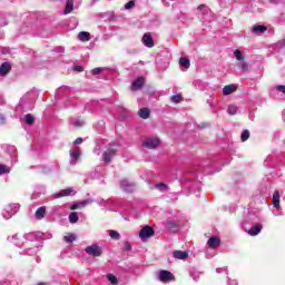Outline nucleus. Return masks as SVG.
Returning <instances> with one entry per match:
<instances>
[{"mask_svg": "<svg viewBox=\"0 0 285 285\" xmlns=\"http://www.w3.org/2000/svg\"><path fill=\"white\" fill-rule=\"evenodd\" d=\"M279 190H275L272 198V207L271 212L273 213L274 217H282L284 212L282 210V205H279L281 199Z\"/></svg>", "mask_w": 285, "mask_h": 285, "instance_id": "1", "label": "nucleus"}, {"mask_svg": "<svg viewBox=\"0 0 285 285\" xmlns=\"http://www.w3.org/2000/svg\"><path fill=\"white\" fill-rule=\"evenodd\" d=\"M262 228H264V225L262 224V218L259 222L254 223L253 225H249L248 223H245L244 230L249 235L250 237H257L259 233H262Z\"/></svg>", "mask_w": 285, "mask_h": 285, "instance_id": "2", "label": "nucleus"}, {"mask_svg": "<svg viewBox=\"0 0 285 285\" xmlns=\"http://www.w3.org/2000/svg\"><path fill=\"white\" fill-rule=\"evenodd\" d=\"M156 279L161 284H170V282H175V275L170 271L160 269L156 274Z\"/></svg>", "mask_w": 285, "mask_h": 285, "instance_id": "3", "label": "nucleus"}, {"mask_svg": "<svg viewBox=\"0 0 285 285\" xmlns=\"http://www.w3.org/2000/svg\"><path fill=\"white\" fill-rule=\"evenodd\" d=\"M19 208H21V205H19V203L8 204L2 213L3 219H10L13 215H17V213H19Z\"/></svg>", "mask_w": 285, "mask_h": 285, "instance_id": "4", "label": "nucleus"}, {"mask_svg": "<svg viewBox=\"0 0 285 285\" xmlns=\"http://www.w3.org/2000/svg\"><path fill=\"white\" fill-rule=\"evenodd\" d=\"M56 99H62V101H70V99H72V89L66 86L58 88L56 90Z\"/></svg>", "mask_w": 285, "mask_h": 285, "instance_id": "5", "label": "nucleus"}, {"mask_svg": "<svg viewBox=\"0 0 285 285\" xmlns=\"http://www.w3.org/2000/svg\"><path fill=\"white\" fill-rule=\"evenodd\" d=\"M256 222H262V217H259V214H256L254 212H248L242 219L240 226L244 230V225L248 224L249 227L253 226V224H256Z\"/></svg>", "mask_w": 285, "mask_h": 285, "instance_id": "6", "label": "nucleus"}, {"mask_svg": "<svg viewBox=\"0 0 285 285\" xmlns=\"http://www.w3.org/2000/svg\"><path fill=\"white\" fill-rule=\"evenodd\" d=\"M77 195V190L73 187H68L66 189H61L58 193H55L50 196V199H61V197H75Z\"/></svg>", "mask_w": 285, "mask_h": 285, "instance_id": "7", "label": "nucleus"}, {"mask_svg": "<svg viewBox=\"0 0 285 285\" xmlns=\"http://www.w3.org/2000/svg\"><path fill=\"white\" fill-rule=\"evenodd\" d=\"M198 10L200 12V19L203 22L210 23V21H213V11H210L206 4H200Z\"/></svg>", "mask_w": 285, "mask_h": 285, "instance_id": "8", "label": "nucleus"}, {"mask_svg": "<svg viewBox=\"0 0 285 285\" xmlns=\"http://www.w3.org/2000/svg\"><path fill=\"white\" fill-rule=\"evenodd\" d=\"M117 150H119L117 145L110 144L109 148L102 154V161H105V164H110L112 161V157L117 155Z\"/></svg>", "mask_w": 285, "mask_h": 285, "instance_id": "9", "label": "nucleus"}, {"mask_svg": "<svg viewBox=\"0 0 285 285\" xmlns=\"http://www.w3.org/2000/svg\"><path fill=\"white\" fill-rule=\"evenodd\" d=\"M85 253H87L89 257H101V255H104V249L98 244H92L85 248Z\"/></svg>", "mask_w": 285, "mask_h": 285, "instance_id": "10", "label": "nucleus"}, {"mask_svg": "<svg viewBox=\"0 0 285 285\" xmlns=\"http://www.w3.org/2000/svg\"><path fill=\"white\" fill-rule=\"evenodd\" d=\"M155 235V229L150 226H144L139 232V237L142 242L150 239Z\"/></svg>", "mask_w": 285, "mask_h": 285, "instance_id": "11", "label": "nucleus"}, {"mask_svg": "<svg viewBox=\"0 0 285 285\" xmlns=\"http://www.w3.org/2000/svg\"><path fill=\"white\" fill-rule=\"evenodd\" d=\"M8 242L13 244V246H17L18 248H21L22 246H26V242L23 239V236H21L19 234H14L12 236H9Z\"/></svg>", "mask_w": 285, "mask_h": 285, "instance_id": "12", "label": "nucleus"}, {"mask_svg": "<svg viewBox=\"0 0 285 285\" xmlns=\"http://www.w3.org/2000/svg\"><path fill=\"white\" fill-rule=\"evenodd\" d=\"M41 248H43V244L41 243H36L32 247H29L27 249H24L22 253H20V255H29L30 257L37 255V253H39V250H41Z\"/></svg>", "mask_w": 285, "mask_h": 285, "instance_id": "13", "label": "nucleus"}, {"mask_svg": "<svg viewBox=\"0 0 285 285\" xmlns=\"http://www.w3.org/2000/svg\"><path fill=\"white\" fill-rule=\"evenodd\" d=\"M22 237L24 239V244H28L29 242H36V244H40L39 239H41V234L37 232H31L24 234Z\"/></svg>", "mask_w": 285, "mask_h": 285, "instance_id": "14", "label": "nucleus"}, {"mask_svg": "<svg viewBox=\"0 0 285 285\" xmlns=\"http://www.w3.org/2000/svg\"><path fill=\"white\" fill-rule=\"evenodd\" d=\"M142 146H144L145 148H149L150 150H153L154 148H157V146H159V139H158V138H155V137L146 138V139L142 141Z\"/></svg>", "mask_w": 285, "mask_h": 285, "instance_id": "15", "label": "nucleus"}, {"mask_svg": "<svg viewBox=\"0 0 285 285\" xmlns=\"http://www.w3.org/2000/svg\"><path fill=\"white\" fill-rule=\"evenodd\" d=\"M70 164L72 166H75V164H77V161L79 160V157H81V149H79V147H73L70 149Z\"/></svg>", "mask_w": 285, "mask_h": 285, "instance_id": "16", "label": "nucleus"}, {"mask_svg": "<svg viewBox=\"0 0 285 285\" xmlns=\"http://www.w3.org/2000/svg\"><path fill=\"white\" fill-rule=\"evenodd\" d=\"M184 181H193L194 185L189 187L190 190H202V183L197 181L196 173H191V177L185 178Z\"/></svg>", "mask_w": 285, "mask_h": 285, "instance_id": "17", "label": "nucleus"}, {"mask_svg": "<svg viewBox=\"0 0 285 285\" xmlns=\"http://www.w3.org/2000/svg\"><path fill=\"white\" fill-rule=\"evenodd\" d=\"M120 188L125 190V193H132V190H135V183H131L128 179H122L120 181Z\"/></svg>", "mask_w": 285, "mask_h": 285, "instance_id": "18", "label": "nucleus"}, {"mask_svg": "<svg viewBox=\"0 0 285 285\" xmlns=\"http://www.w3.org/2000/svg\"><path fill=\"white\" fill-rule=\"evenodd\" d=\"M266 30H268V28H266V26H264V24H255L250 29V32H252V35H256L257 37H262V35H264V32H266Z\"/></svg>", "mask_w": 285, "mask_h": 285, "instance_id": "19", "label": "nucleus"}, {"mask_svg": "<svg viewBox=\"0 0 285 285\" xmlns=\"http://www.w3.org/2000/svg\"><path fill=\"white\" fill-rule=\"evenodd\" d=\"M144 83H146V79L144 77H139L131 83L132 92H137V90H141L144 88Z\"/></svg>", "mask_w": 285, "mask_h": 285, "instance_id": "20", "label": "nucleus"}, {"mask_svg": "<svg viewBox=\"0 0 285 285\" xmlns=\"http://www.w3.org/2000/svg\"><path fill=\"white\" fill-rule=\"evenodd\" d=\"M165 227L171 233H177L179 230V220H166Z\"/></svg>", "mask_w": 285, "mask_h": 285, "instance_id": "21", "label": "nucleus"}, {"mask_svg": "<svg viewBox=\"0 0 285 285\" xmlns=\"http://www.w3.org/2000/svg\"><path fill=\"white\" fill-rule=\"evenodd\" d=\"M46 194V186L43 185H38L36 186L33 194L31 195V199H39L41 195Z\"/></svg>", "mask_w": 285, "mask_h": 285, "instance_id": "22", "label": "nucleus"}, {"mask_svg": "<svg viewBox=\"0 0 285 285\" xmlns=\"http://www.w3.org/2000/svg\"><path fill=\"white\" fill-rule=\"evenodd\" d=\"M142 45L146 48H154L155 47V40H153V36L150 33H145L142 36Z\"/></svg>", "mask_w": 285, "mask_h": 285, "instance_id": "23", "label": "nucleus"}, {"mask_svg": "<svg viewBox=\"0 0 285 285\" xmlns=\"http://www.w3.org/2000/svg\"><path fill=\"white\" fill-rule=\"evenodd\" d=\"M220 244H222V239H219V237L217 236H212L207 242V246H209L213 249L219 248Z\"/></svg>", "mask_w": 285, "mask_h": 285, "instance_id": "24", "label": "nucleus"}, {"mask_svg": "<svg viewBox=\"0 0 285 285\" xmlns=\"http://www.w3.org/2000/svg\"><path fill=\"white\" fill-rule=\"evenodd\" d=\"M11 70H12V65H10V62H3L0 66V76L6 77L10 73Z\"/></svg>", "mask_w": 285, "mask_h": 285, "instance_id": "25", "label": "nucleus"}, {"mask_svg": "<svg viewBox=\"0 0 285 285\" xmlns=\"http://www.w3.org/2000/svg\"><path fill=\"white\" fill-rule=\"evenodd\" d=\"M92 202H95V200L86 199V200L72 204L71 205V210H77V208H85V206H88V205L92 204Z\"/></svg>", "mask_w": 285, "mask_h": 285, "instance_id": "26", "label": "nucleus"}, {"mask_svg": "<svg viewBox=\"0 0 285 285\" xmlns=\"http://www.w3.org/2000/svg\"><path fill=\"white\" fill-rule=\"evenodd\" d=\"M173 257H175V259H188V252H184V250H174L173 252Z\"/></svg>", "mask_w": 285, "mask_h": 285, "instance_id": "27", "label": "nucleus"}, {"mask_svg": "<svg viewBox=\"0 0 285 285\" xmlns=\"http://www.w3.org/2000/svg\"><path fill=\"white\" fill-rule=\"evenodd\" d=\"M35 217L38 220L43 219V217H46V206L39 207L35 213Z\"/></svg>", "mask_w": 285, "mask_h": 285, "instance_id": "28", "label": "nucleus"}, {"mask_svg": "<svg viewBox=\"0 0 285 285\" xmlns=\"http://www.w3.org/2000/svg\"><path fill=\"white\" fill-rule=\"evenodd\" d=\"M235 90H237L236 85H227L223 88V95H225V96L233 95V92H235Z\"/></svg>", "mask_w": 285, "mask_h": 285, "instance_id": "29", "label": "nucleus"}, {"mask_svg": "<svg viewBox=\"0 0 285 285\" xmlns=\"http://www.w3.org/2000/svg\"><path fill=\"white\" fill-rule=\"evenodd\" d=\"M75 10V0H67L63 14H70Z\"/></svg>", "mask_w": 285, "mask_h": 285, "instance_id": "30", "label": "nucleus"}, {"mask_svg": "<svg viewBox=\"0 0 285 285\" xmlns=\"http://www.w3.org/2000/svg\"><path fill=\"white\" fill-rule=\"evenodd\" d=\"M7 151L9 153L10 157H11V161L13 164H17V155L14 153H17V148L14 146H7Z\"/></svg>", "mask_w": 285, "mask_h": 285, "instance_id": "31", "label": "nucleus"}, {"mask_svg": "<svg viewBox=\"0 0 285 285\" xmlns=\"http://www.w3.org/2000/svg\"><path fill=\"white\" fill-rule=\"evenodd\" d=\"M78 39L79 41H83V42L90 41V33L88 31H80L78 33Z\"/></svg>", "mask_w": 285, "mask_h": 285, "instance_id": "32", "label": "nucleus"}, {"mask_svg": "<svg viewBox=\"0 0 285 285\" xmlns=\"http://www.w3.org/2000/svg\"><path fill=\"white\" fill-rule=\"evenodd\" d=\"M249 63L240 60V62L237 63V68H239V70H242V72H248V68H249Z\"/></svg>", "mask_w": 285, "mask_h": 285, "instance_id": "33", "label": "nucleus"}, {"mask_svg": "<svg viewBox=\"0 0 285 285\" xmlns=\"http://www.w3.org/2000/svg\"><path fill=\"white\" fill-rule=\"evenodd\" d=\"M179 66L185 68V70H188V68H190V60L188 58H180Z\"/></svg>", "mask_w": 285, "mask_h": 285, "instance_id": "34", "label": "nucleus"}, {"mask_svg": "<svg viewBox=\"0 0 285 285\" xmlns=\"http://www.w3.org/2000/svg\"><path fill=\"white\" fill-rule=\"evenodd\" d=\"M108 233H109V237L115 239V242H119V239H121V234H119V232L115 229H110Z\"/></svg>", "mask_w": 285, "mask_h": 285, "instance_id": "35", "label": "nucleus"}, {"mask_svg": "<svg viewBox=\"0 0 285 285\" xmlns=\"http://www.w3.org/2000/svg\"><path fill=\"white\" fill-rule=\"evenodd\" d=\"M139 117L141 119H148V117H150V110L148 108H141L139 110Z\"/></svg>", "mask_w": 285, "mask_h": 285, "instance_id": "36", "label": "nucleus"}, {"mask_svg": "<svg viewBox=\"0 0 285 285\" xmlns=\"http://www.w3.org/2000/svg\"><path fill=\"white\" fill-rule=\"evenodd\" d=\"M76 239H77V235H75L72 233H70L63 237V242H66L67 244H72V242H75Z\"/></svg>", "mask_w": 285, "mask_h": 285, "instance_id": "37", "label": "nucleus"}, {"mask_svg": "<svg viewBox=\"0 0 285 285\" xmlns=\"http://www.w3.org/2000/svg\"><path fill=\"white\" fill-rule=\"evenodd\" d=\"M69 222L71 224H77V222H79V214H77V212H72L69 214Z\"/></svg>", "mask_w": 285, "mask_h": 285, "instance_id": "38", "label": "nucleus"}, {"mask_svg": "<svg viewBox=\"0 0 285 285\" xmlns=\"http://www.w3.org/2000/svg\"><path fill=\"white\" fill-rule=\"evenodd\" d=\"M156 190H159V193H166L168 190V185L164 183H158L155 185Z\"/></svg>", "mask_w": 285, "mask_h": 285, "instance_id": "39", "label": "nucleus"}, {"mask_svg": "<svg viewBox=\"0 0 285 285\" xmlns=\"http://www.w3.org/2000/svg\"><path fill=\"white\" fill-rule=\"evenodd\" d=\"M28 101H32V98L30 97V94L24 95L19 102V106H21L23 108V106H26V104H28Z\"/></svg>", "mask_w": 285, "mask_h": 285, "instance_id": "40", "label": "nucleus"}, {"mask_svg": "<svg viewBox=\"0 0 285 285\" xmlns=\"http://www.w3.org/2000/svg\"><path fill=\"white\" fill-rule=\"evenodd\" d=\"M24 124H27V126H32V124H35V116L27 114L24 116Z\"/></svg>", "mask_w": 285, "mask_h": 285, "instance_id": "41", "label": "nucleus"}, {"mask_svg": "<svg viewBox=\"0 0 285 285\" xmlns=\"http://www.w3.org/2000/svg\"><path fill=\"white\" fill-rule=\"evenodd\" d=\"M170 101H173V104H181V101H184V97L177 94L170 97Z\"/></svg>", "mask_w": 285, "mask_h": 285, "instance_id": "42", "label": "nucleus"}, {"mask_svg": "<svg viewBox=\"0 0 285 285\" xmlns=\"http://www.w3.org/2000/svg\"><path fill=\"white\" fill-rule=\"evenodd\" d=\"M248 139H250V131L245 129L240 135V141H248Z\"/></svg>", "mask_w": 285, "mask_h": 285, "instance_id": "43", "label": "nucleus"}, {"mask_svg": "<svg viewBox=\"0 0 285 285\" xmlns=\"http://www.w3.org/2000/svg\"><path fill=\"white\" fill-rule=\"evenodd\" d=\"M100 206H110L112 204V199H104V198H98L96 200Z\"/></svg>", "mask_w": 285, "mask_h": 285, "instance_id": "44", "label": "nucleus"}, {"mask_svg": "<svg viewBox=\"0 0 285 285\" xmlns=\"http://www.w3.org/2000/svg\"><path fill=\"white\" fill-rule=\"evenodd\" d=\"M71 126H75V128H81L83 126V120L81 119H71L70 120Z\"/></svg>", "mask_w": 285, "mask_h": 285, "instance_id": "45", "label": "nucleus"}, {"mask_svg": "<svg viewBox=\"0 0 285 285\" xmlns=\"http://www.w3.org/2000/svg\"><path fill=\"white\" fill-rule=\"evenodd\" d=\"M107 279H108V282H110V284H112V285L119 284V279H117V276H115L114 274H108V275H107Z\"/></svg>", "mask_w": 285, "mask_h": 285, "instance_id": "46", "label": "nucleus"}, {"mask_svg": "<svg viewBox=\"0 0 285 285\" xmlns=\"http://www.w3.org/2000/svg\"><path fill=\"white\" fill-rule=\"evenodd\" d=\"M8 173H10V167L6 165H0V177L1 175H8Z\"/></svg>", "mask_w": 285, "mask_h": 285, "instance_id": "47", "label": "nucleus"}, {"mask_svg": "<svg viewBox=\"0 0 285 285\" xmlns=\"http://www.w3.org/2000/svg\"><path fill=\"white\" fill-rule=\"evenodd\" d=\"M237 110H238L237 106H234V105H230L227 108L228 115H237Z\"/></svg>", "mask_w": 285, "mask_h": 285, "instance_id": "48", "label": "nucleus"}, {"mask_svg": "<svg viewBox=\"0 0 285 285\" xmlns=\"http://www.w3.org/2000/svg\"><path fill=\"white\" fill-rule=\"evenodd\" d=\"M35 168L38 169V173H50V169L46 168V167H41V166H31L30 169L35 170Z\"/></svg>", "mask_w": 285, "mask_h": 285, "instance_id": "49", "label": "nucleus"}, {"mask_svg": "<svg viewBox=\"0 0 285 285\" xmlns=\"http://www.w3.org/2000/svg\"><path fill=\"white\" fill-rule=\"evenodd\" d=\"M122 250H124L125 253H130V250H132V245H130L129 242H125V243H124Z\"/></svg>", "mask_w": 285, "mask_h": 285, "instance_id": "50", "label": "nucleus"}, {"mask_svg": "<svg viewBox=\"0 0 285 285\" xmlns=\"http://www.w3.org/2000/svg\"><path fill=\"white\" fill-rule=\"evenodd\" d=\"M135 0H130L129 2H127L126 4H125V10H132V8H135Z\"/></svg>", "mask_w": 285, "mask_h": 285, "instance_id": "51", "label": "nucleus"}, {"mask_svg": "<svg viewBox=\"0 0 285 285\" xmlns=\"http://www.w3.org/2000/svg\"><path fill=\"white\" fill-rule=\"evenodd\" d=\"M234 56L236 57L237 61H244V55H242V51L236 50Z\"/></svg>", "mask_w": 285, "mask_h": 285, "instance_id": "52", "label": "nucleus"}, {"mask_svg": "<svg viewBox=\"0 0 285 285\" xmlns=\"http://www.w3.org/2000/svg\"><path fill=\"white\" fill-rule=\"evenodd\" d=\"M271 164H273V156H267L265 159V166L271 168Z\"/></svg>", "mask_w": 285, "mask_h": 285, "instance_id": "53", "label": "nucleus"}, {"mask_svg": "<svg viewBox=\"0 0 285 285\" xmlns=\"http://www.w3.org/2000/svg\"><path fill=\"white\" fill-rule=\"evenodd\" d=\"M53 52H58L59 55H63V52H66V48H63V47H56L53 49Z\"/></svg>", "mask_w": 285, "mask_h": 285, "instance_id": "54", "label": "nucleus"}, {"mask_svg": "<svg viewBox=\"0 0 285 285\" xmlns=\"http://www.w3.org/2000/svg\"><path fill=\"white\" fill-rule=\"evenodd\" d=\"M101 72H104L102 67H98V68L92 69V75H101Z\"/></svg>", "mask_w": 285, "mask_h": 285, "instance_id": "55", "label": "nucleus"}, {"mask_svg": "<svg viewBox=\"0 0 285 285\" xmlns=\"http://www.w3.org/2000/svg\"><path fill=\"white\" fill-rule=\"evenodd\" d=\"M0 285H14V282L10 279H3V281H0Z\"/></svg>", "mask_w": 285, "mask_h": 285, "instance_id": "56", "label": "nucleus"}, {"mask_svg": "<svg viewBox=\"0 0 285 285\" xmlns=\"http://www.w3.org/2000/svg\"><path fill=\"white\" fill-rule=\"evenodd\" d=\"M227 284L228 285H239L236 279H230V277H227Z\"/></svg>", "mask_w": 285, "mask_h": 285, "instance_id": "57", "label": "nucleus"}, {"mask_svg": "<svg viewBox=\"0 0 285 285\" xmlns=\"http://www.w3.org/2000/svg\"><path fill=\"white\" fill-rule=\"evenodd\" d=\"M80 144H83V138L79 137L73 141V146H79Z\"/></svg>", "mask_w": 285, "mask_h": 285, "instance_id": "58", "label": "nucleus"}, {"mask_svg": "<svg viewBox=\"0 0 285 285\" xmlns=\"http://www.w3.org/2000/svg\"><path fill=\"white\" fill-rule=\"evenodd\" d=\"M73 70H76V72H83V67L76 65L73 66Z\"/></svg>", "mask_w": 285, "mask_h": 285, "instance_id": "59", "label": "nucleus"}, {"mask_svg": "<svg viewBox=\"0 0 285 285\" xmlns=\"http://www.w3.org/2000/svg\"><path fill=\"white\" fill-rule=\"evenodd\" d=\"M278 48H285V40H281L276 43Z\"/></svg>", "mask_w": 285, "mask_h": 285, "instance_id": "60", "label": "nucleus"}, {"mask_svg": "<svg viewBox=\"0 0 285 285\" xmlns=\"http://www.w3.org/2000/svg\"><path fill=\"white\" fill-rule=\"evenodd\" d=\"M3 124H6V116L0 114V126H3Z\"/></svg>", "mask_w": 285, "mask_h": 285, "instance_id": "61", "label": "nucleus"}, {"mask_svg": "<svg viewBox=\"0 0 285 285\" xmlns=\"http://www.w3.org/2000/svg\"><path fill=\"white\" fill-rule=\"evenodd\" d=\"M272 177H274V179H277V177H282V173H277V174H274V173H271Z\"/></svg>", "mask_w": 285, "mask_h": 285, "instance_id": "62", "label": "nucleus"}, {"mask_svg": "<svg viewBox=\"0 0 285 285\" xmlns=\"http://www.w3.org/2000/svg\"><path fill=\"white\" fill-rule=\"evenodd\" d=\"M194 282H199V276L198 275H191Z\"/></svg>", "mask_w": 285, "mask_h": 285, "instance_id": "63", "label": "nucleus"}, {"mask_svg": "<svg viewBox=\"0 0 285 285\" xmlns=\"http://www.w3.org/2000/svg\"><path fill=\"white\" fill-rule=\"evenodd\" d=\"M127 55H137V51H130V49H127Z\"/></svg>", "mask_w": 285, "mask_h": 285, "instance_id": "64", "label": "nucleus"}]
</instances>
